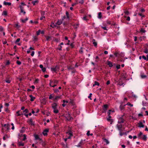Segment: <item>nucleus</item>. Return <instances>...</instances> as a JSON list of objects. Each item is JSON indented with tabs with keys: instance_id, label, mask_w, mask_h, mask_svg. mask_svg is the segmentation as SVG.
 I'll list each match as a JSON object with an SVG mask.
<instances>
[{
	"instance_id": "1",
	"label": "nucleus",
	"mask_w": 148,
	"mask_h": 148,
	"mask_svg": "<svg viewBox=\"0 0 148 148\" xmlns=\"http://www.w3.org/2000/svg\"><path fill=\"white\" fill-rule=\"evenodd\" d=\"M72 135V133L71 130H69L68 132H66V138L64 139V140L66 142L68 139H70Z\"/></svg>"
},
{
	"instance_id": "2",
	"label": "nucleus",
	"mask_w": 148,
	"mask_h": 148,
	"mask_svg": "<svg viewBox=\"0 0 148 148\" xmlns=\"http://www.w3.org/2000/svg\"><path fill=\"white\" fill-rule=\"evenodd\" d=\"M66 16H64L62 18V20L63 21L64 20L66 19V21L69 20L70 16L69 15V13L67 11H66Z\"/></svg>"
},
{
	"instance_id": "3",
	"label": "nucleus",
	"mask_w": 148,
	"mask_h": 148,
	"mask_svg": "<svg viewBox=\"0 0 148 148\" xmlns=\"http://www.w3.org/2000/svg\"><path fill=\"white\" fill-rule=\"evenodd\" d=\"M65 116L66 119L68 120H70L72 119V118L71 116L67 112H66L65 114Z\"/></svg>"
},
{
	"instance_id": "4",
	"label": "nucleus",
	"mask_w": 148,
	"mask_h": 148,
	"mask_svg": "<svg viewBox=\"0 0 148 148\" xmlns=\"http://www.w3.org/2000/svg\"><path fill=\"white\" fill-rule=\"evenodd\" d=\"M119 131H122L124 129L121 123H118L116 125Z\"/></svg>"
},
{
	"instance_id": "5",
	"label": "nucleus",
	"mask_w": 148,
	"mask_h": 148,
	"mask_svg": "<svg viewBox=\"0 0 148 148\" xmlns=\"http://www.w3.org/2000/svg\"><path fill=\"white\" fill-rule=\"evenodd\" d=\"M28 122L30 125H34V122H33L32 119H30L28 120Z\"/></svg>"
},
{
	"instance_id": "6",
	"label": "nucleus",
	"mask_w": 148,
	"mask_h": 148,
	"mask_svg": "<svg viewBox=\"0 0 148 148\" xmlns=\"http://www.w3.org/2000/svg\"><path fill=\"white\" fill-rule=\"evenodd\" d=\"M19 7L21 10V13H23L25 15L26 13V12L23 10V7L21 5H20L19 6Z\"/></svg>"
},
{
	"instance_id": "7",
	"label": "nucleus",
	"mask_w": 148,
	"mask_h": 148,
	"mask_svg": "<svg viewBox=\"0 0 148 148\" xmlns=\"http://www.w3.org/2000/svg\"><path fill=\"white\" fill-rule=\"evenodd\" d=\"M122 117L123 116L119 118V120L118 121L119 123H121L123 122L124 119H123Z\"/></svg>"
},
{
	"instance_id": "8",
	"label": "nucleus",
	"mask_w": 148,
	"mask_h": 148,
	"mask_svg": "<svg viewBox=\"0 0 148 148\" xmlns=\"http://www.w3.org/2000/svg\"><path fill=\"white\" fill-rule=\"evenodd\" d=\"M107 64L110 67H112L113 66L112 63L109 61H107Z\"/></svg>"
},
{
	"instance_id": "9",
	"label": "nucleus",
	"mask_w": 148,
	"mask_h": 148,
	"mask_svg": "<svg viewBox=\"0 0 148 148\" xmlns=\"http://www.w3.org/2000/svg\"><path fill=\"white\" fill-rule=\"evenodd\" d=\"M63 21L62 20H58L56 24L58 25H60L62 23V21Z\"/></svg>"
},
{
	"instance_id": "10",
	"label": "nucleus",
	"mask_w": 148,
	"mask_h": 148,
	"mask_svg": "<svg viewBox=\"0 0 148 148\" xmlns=\"http://www.w3.org/2000/svg\"><path fill=\"white\" fill-rule=\"evenodd\" d=\"M58 69V67L56 66L55 67L51 68V71L55 72Z\"/></svg>"
},
{
	"instance_id": "11",
	"label": "nucleus",
	"mask_w": 148,
	"mask_h": 148,
	"mask_svg": "<svg viewBox=\"0 0 148 148\" xmlns=\"http://www.w3.org/2000/svg\"><path fill=\"white\" fill-rule=\"evenodd\" d=\"M108 107V105H107L106 104V105H104L103 107V110L104 112H106V110H107Z\"/></svg>"
},
{
	"instance_id": "12",
	"label": "nucleus",
	"mask_w": 148,
	"mask_h": 148,
	"mask_svg": "<svg viewBox=\"0 0 148 148\" xmlns=\"http://www.w3.org/2000/svg\"><path fill=\"white\" fill-rule=\"evenodd\" d=\"M143 133L141 132H140V133L138 134V137L139 138H140L142 136H143Z\"/></svg>"
},
{
	"instance_id": "13",
	"label": "nucleus",
	"mask_w": 148,
	"mask_h": 148,
	"mask_svg": "<svg viewBox=\"0 0 148 148\" xmlns=\"http://www.w3.org/2000/svg\"><path fill=\"white\" fill-rule=\"evenodd\" d=\"M18 146H23L25 144L24 143L22 142H18Z\"/></svg>"
},
{
	"instance_id": "14",
	"label": "nucleus",
	"mask_w": 148,
	"mask_h": 148,
	"mask_svg": "<svg viewBox=\"0 0 148 148\" xmlns=\"http://www.w3.org/2000/svg\"><path fill=\"white\" fill-rule=\"evenodd\" d=\"M48 132V130L47 129L45 130L42 132L44 136H46L47 135V133Z\"/></svg>"
},
{
	"instance_id": "15",
	"label": "nucleus",
	"mask_w": 148,
	"mask_h": 148,
	"mask_svg": "<svg viewBox=\"0 0 148 148\" xmlns=\"http://www.w3.org/2000/svg\"><path fill=\"white\" fill-rule=\"evenodd\" d=\"M57 105L55 103H53L52 105V108L53 109L57 108Z\"/></svg>"
},
{
	"instance_id": "16",
	"label": "nucleus",
	"mask_w": 148,
	"mask_h": 148,
	"mask_svg": "<svg viewBox=\"0 0 148 148\" xmlns=\"http://www.w3.org/2000/svg\"><path fill=\"white\" fill-rule=\"evenodd\" d=\"M92 42L94 45L96 47L97 45V42H96L95 40L94 39H93Z\"/></svg>"
},
{
	"instance_id": "17",
	"label": "nucleus",
	"mask_w": 148,
	"mask_h": 148,
	"mask_svg": "<svg viewBox=\"0 0 148 148\" xmlns=\"http://www.w3.org/2000/svg\"><path fill=\"white\" fill-rule=\"evenodd\" d=\"M103 141L105 142L106 143V144L107 145L109 144V141L107 139H106L105 138H103Z\"/></svg>"
},
{
	"instance_id": "18",
	"label": "nucleus",
	"mask_w": 148,
	"mask_h": 148,
	"mask_svg": "<svg viewBox=\"0 0 148 148\" xmlns=\"http://www.w3.org/2000/svg\"><path fill=\"white\" fill-rule=\"evenodd\" d=\"M139 127H144V125H143L142 122H140L138 123Z\"/></svg>"
},
{
	"instance_id": "19",
	"label": "nucleus",
	"mask_w": 148,
	"mask_h": 148,
	"mask_svg": "<svg viewBox=\"0 0 148 148\" xmlns=\"http://www.w3.org/2000/svg\"><path fill=\"white\" fill-rule=\"evenodd\" d=\"M29 97H30L31 99H30V101H33L34 100V99H35V97H33L32 95H29Z\"/></svg>"
},
{
	"instance_id": "20",
	"label": "nucleus",
	"mask_w": 148,
	"mask_h": 148,
	"mask_svg": "<svg viewBox=\"0 0 148 148\" xmlns=\"http://www.w3.org/2000/svg\"><path fill=\"white\" fill-rule=\"evenodd\" d=\"M3 4L5 5H10L11 4V3L10 2H7L5 1L3 2Z\"/></svg>"
},
{
	"instance_id": "21",
	"label": "nucleus",
	"mask_w": 148,
	"mask_h": 148,
	"mask_svg": "<svg viewBox=\"0 0 148 148\" xmlns=\"http://www.w3.org/2000/svg\"><path fill=\"white\" fill-rule=\"evenodd\" d=\"M146 38V37L145 36H143L142 37H140V38H139V39L140 41H142L143 40H144Z\"/></svg>"
},
{
	"instance_id": "22",
	"label": "nucleus",
	"mask_w": 148,
	"mask_h": 148,
	"mask_svg": "<svg viewBox=\"0 0 148 148\" xmlns=\"http://www.w3.org/2000/svg\"><path fill=\"white\" fill-rule=\"evenodd\" d=\"M38 0H36L35 1H32V3H33V4L34 5L38 3Z\"/></svg>"
},
{
	"instance_id": "23",
	"label": "nucleus",
	"mask_w": 148,
	"mask_h": 148,
	"mask_svg": "<svg viewBox=\"0 0 148 148\" xmlns=\"http://www.w3.org/2000/svg\"><path fill=\"white\" fill-rule=\"evenodd\" d=\"M79 24L78 23H77L74 24L73 25V27L77 29L79 27Z\"/></svg>"
},
{
	"instance_id": "24",
	"label": "nucleus",
	"mask_w": 148,
	"mask_h": 148,
	"mask_svg": "<svg viewBox=\"0 0 148 148\" xmlns=\"http://www.w3.org/2000/svg\"><path fill=\"white\" fill-rule=\"evenodd\" d=\"M76 1L77 2L81 4L83 3L84 2V0H76Z\"/></svg>"
},
{
	"instance_id": "25",
	"label": "nucleus",
	"mask_w": 148,
	"mask_h": 148,
	"mask_svg": "<svg viewBox=\"0 0 148 148\" xmlns=\"http://www.w3.org/2000/svg\"><path fill=\"white\" fill-rule=\"evenodd\" d=\"M147 137L145 135H143V136H142L140 138L143 139V140H145L146 139Z\"/></svg>"
},
{
	"instance_id": "26",
	"label": "nucleus",
	"mask_w": 148,
	"mask_h": 148,
	"mask_svg": "<svg viewBox=\"0 0 148 148\" xmlns=\"http://www.w3.org/2000/svg\"><path fill=\"white\" fill-rule=\"evenodd\" d=\"M16 113L17 114V116H19L23 114V113L22 112H20V111H18L16 112Z\"/></svg>"
},
{
	"instance_id": "27",
	"label": "nucleus",
	"mask_w": 148,
	"mask_h": 148,
	"mask_svg": "<svg viewBox=\"0 0 148 148\" xmlns=\"http://www.w3.org/2000/svg\"><path fill=\"white\" fill-rule=\"evenodd\" d=\"M53 112L55 113H58V110L57 108L53 109Z\"/></svg>"
},
{
	"instance_id": "28",
	"label": "nucleus",
	"mask_w": 148,
	"mask_h": 148,
	"mask_svg": "<svg viewBox=\"0 0 148 148\" xmlns=\"http://www.w3.org/2000/svg\"><path fill=\"white\" fill-rule=\"evenodd\" d=\"M102 15L101 13V12H99L98 13V18H101V17Z\"/></svg>"
},
{
	"instance_id": "29",
	"label": "nucleus",
	"mask_w": 148,
	"mask_h": 148,
	"mask_svg": "<svg viewBox=\"0 0 148 148\" xmlns=\"http://www.w3.org/2000/svg\"><path fill=\"white\" fill-rule=\"evenodd\" d=\"M125 106L124 105V106L122 105H121L120 106V109L121 110H122L124 108V106Z\"/></svg>"
},
{
	"instance_id": "30",
	"label": "nucleus",
	"mask_w": 148,
	"mask_h": 148,
	"mask_svg": "<svg viewBox=\"0 0 148 148\" xmlns=\"http://www.w3.org/2000/svg\"><path fill=\"white\" fill-rule=\"evenodd\" d=\"M95 85L99 86V83L96 81L95 82V84L93 85V86H94Z\"/></svg>"
},
{
	"instance_id": "31",
	"label": "nucleus",
	"mask_w": 148,
	"mask_h": 148,
	"mask_svg": "<svg viewBox=\"0 0 148 148\" xmlns=\"http://www.w3.org/2000/svg\"><path fill=\"white\" fill-rule=\"evenodd\" d=\"M34 137L36 140L40 139L39 138V136L37 135H34Z\"/></svg>"
},
{
	"instance_id": "32",
	"label": "nucleus",
	"mask_w": 148,
	"mask_h": 148,
	"mask_svg": "<svg viewBox=\"0 0 148 148\" xmlns=\"http://www.w3.org/2000/svg\"><path fill=\"white\" fill-rule=\"evenodd\" d=\"M118 84L119 85L121 86L123 85V83H122V82H121V80L120 79L118 83Z\"/></svg>"
},
{
	"instance_id": "33",
	"label": "nucleus",
	"mask_w": 148,
	"mask_h": 148,
	"mask_svg": "<svg viewBox=\"0 0 148 148\" xmlns=\"http://www.w3.org/2000/svg\"><path fill=\"white\" fill-rule=\"evenodd\" d=\"M107 120L108 121H110V124H112V119H111L109 118H107Z\"/></svg>"
},
{
	"instance_id": "34",
	"label": "nucleus",
	"mask_w": 148,
	"mask_h": 148,
	"mask_svg": "<svg viewBox=\"0 0 148 148\" xmlns=\"http://www.w3.org/2000/svg\"><path fill=\"white\" fill-rule=\"evenodd\" d=\"M28 19L27 18H26L25 19H21V21L23 23L25 22L26 21L28 20Z\"/></svg>"
},
{
	"instance_id": "35",
	"label": "nucleus",
	"mask_w": 148,
	"mask_h": 148,
	"mask_svg": "<svg viewBox=\"0 0 148 148\" xmlns=\"http://www.w3.org/2000/svg\"><path fill=\"white\" fill-rule=\"evenodd\" d=\"M122 131H119V135L121 136H122L123 135L125 134V133L124 132H122Z\"/></svg>"
},
{
	"instance_id": "36",
	"label": "nucleus",
	"mask_w": 148,
	"mask_h": 148,
	"mask_svg": "<svg viewBox=\"0 0 148 148\" xmlns=\"http://www.w3.org/2000/svg\"><path fill=\"white\" fill-rule=\"evenodd\" d=\"M7 14V12L5 11H4L2 14V15H6Z\"/></svg>"
},
{
	"instance_id": "37",
	"label": "nucleus",
	"mask_w": 148,
	"mask_h": 148,
	"mask_svg": "<svg viewBox=\"0 0 148 148\" xmlns=\"http://www.w3.org/2000/svg\"><path fill=\"white\" fill-rule=\"evenodd\" d=\"M140 32L145 33L146 32V31L143 28H141L140 30Z\"/></svg>"
},
{
	"instance_id": "38",
	"label": "nucleus",
	"mask_w": 148,
	"mask_h": 148,
	"mask_svg": "<svg viewBox=\"0 0 148 148\" xmlns=\"http://www.w3.org/2000/svg\"><path fill=\"white\" fill-rule=\"evenodd\" d=\"M141 77L142 78H145L147 77V76L145 75H141Z\"/></svg>"
},
{
	"instance_id": "39",
	"label": "nucleus",
	"mask_w": 148,
	"mask_h": 148,
	"mask_svg": "<svg viewBox=\"0 0 148 148\" xmlns=\"http://www.w3.org/2000/svg\"><path fill=\"white\" fill-rule=\"evenodd\" d=\"M60 97L57 96L55 97L54 99V100L55 101H56L57 100L59 99L60 98Z\"/></svg>"
},
{
	"instance_id": "40",
	"label": "nucleus",
	"mask_w": 148,
	"mask_h": 148,
	"mask_svg": "<svg viewBox=\"0 0 148 148\" xmlns=\"http://www.w3.org/2000/svg\"><path fill=\"white\" fill-rule=\"evenodd\" d=\"M87 135L88 136H89V135H91V136H92V135L93 134H90V131H88L87 132Z\"/></svg>"
},
{
	"instance_id": "41",
	"label": "nucleus",
	"mask_w": 148,
	"mask_h": 148,
	"mask_svg": "<svg viewBox=\"0 0 148 148\" xmlns=\"http://www.w3.org/2000/svg\"><path fill=\"white\" fill-rule=\"evenodd\" d=\"M23 136H24V138L22 139V140L23 141H25L26 139V135L25 134H24Z\"/></svg>"
},
{
	"instance_id": "42",
	"label": "nucleus",
	"mask_w": 148,
	"mask_h": 148,
	"mask_svg": "<svg viewBox=\"0 0 148 148\" xmlns=\"http://www.w3.org/2000/svg\"><path fill=\"white\" fill-rule=\"evenodd\" d=\"M111 110H109V111L108 112V116L109 117H111V116L110 115V112H111Z\"/></svg>"
},
{
	"instance_id": "43",
	"label": "nucleus",
	"mask_w": 148,
	"mask_h": 148,
	"mask_svg": "<svg viewBox=\"0 0 148 148\" xmlns=\"http://www.w3.org/2000/svg\"><path fill=\"white\" fill-rule=\"evenodd\" d=\"M51 27L54 28L56 27V25H55L54 23H52L51 25Z\"/></svg>"
},
{
	"instance_id": "44",
	"label": "nucleus",
	"mask_w": 148,
	"mask_h": 148,
	"mask_svg": "<svg viewBox=\"0 0 148 148\" xmlns=\"http://www.w3.org/2000/svg\"><path fill=\"white\" fill-rule=\"evenodd\" d=\"M6 82L8 83H9L10 82V81L9 79H6L4 80Z\"/></svg>"
},
{
	"instance_id": "45",
	"label": "nucleus",
	"mask_w": 148,
	"mask_h": 148,
	"mask_svg": "<svg viewBox=\"0 0 148 148\" xmlns=\"http://www.w3.org/2000/svg\"><path fill=\"white\" fill-rule=\"evenodd\" d=\"M53 98V97L52 96V94H51L49 95V99H52Z\"/></svg>"
},
{
	"instance_id": "46",
	"label": "nucleus",
	"mask_w": 148,
	"mask_h": 148,
	"mask_svg": "<svg viewBox=\"0 0 148 148\" xmlns=\"http://www.w3.org/2000/svg\"><path fill=\"white\" fill-rule=\"evenodd\" d=\"M41 32L40 30H39L38 31L36 32V34L37 35H38L40 34V33Z\"/></svg>"
},
{
	"instance_id": "47",
	"label": "nucleus",
	"mask_w": 148,
	"mask_h": 148,
	"mask_svg": "<svg viewBox=\"0 0 148 148\" xmlns=\"http://www.w3.org/2000/svg\"><path fill=\"white\" fill-rule=\"evenodd\" d=\"M126 105H127L128 106H130L131 107H132L133 106V105L130 104L129 102L127 103Z\"/></svg>"
},
{
	"instance_id": "48",
	"label": "nucleus",
	"mask_w": 148,
	"mask_h": 148,
	"mask_svg": "<svg viewBox=\"0 0 148 148\" xmlns=\"http://www.w3.org/2000/svg\"><path fill=\"white\" fill-rule=\"evenodd\" d=\"M28 110L27 109H25V110L23 111V112L25 113H27L28 112Z\"/></svg>"
},
{
	"instance_id": "49",
	"label": "nucleus",
	"mask_w": 148,
	"mask_h": 148,
	"mask_svg": "<svg viewBox=\"0 0 148 148\" xmlns=\"http://www.w3.org/2000/svg\"><path fill=\"white\" fill-rule=\"evenodd\" d=\"M39 81V79H36L35 81L34 82V84H37L38 83Z\"/></svg>"
},
{
	"instance_id": "50",
	"label": "nucleus",
	"mask_w": 148,
	"mask_h": 148,
	"mask_svg": "<svg viewBox=\"0 0 148 148\" xmlns=\"http://www.w3.org/2000/svg\"><path fill=\"white\" fill-rule=\"evenodd\" d=\"M16 63L18 65H20L21 64V62L18 60L16 61Z\"/></svg>"
},
{
	"instance_id": "51",
	"label": "nucleus",
	"mask_w": 148,
	"mask_h": 148,
	"mask_svg": "<svg viewBox=\"0 0 148 148\" xmlns=\"http://www.w3.org/2000/svg\"><path fill=\"white\" fill-rule=\"evenodd\" d=\"M4 127H5L6 128H7L8 129V127H8V125H6V124H5L4 125Z\"/></svg>"
},
{
	"instance_id": "52",
	"label": "nucleus",
	"mask_w": 148,
	"mask_h": 148,
	"mask_svg": "<svg viewBox=\"0 0 148 148\" xmlns=\"http://www.w3.org/2000/svg\"><path fill=\"white\" fill-rule=\"evenodd\" d=\"M82 19L86 21L87 20V19L86 18V16H84V17H83Z\"/></svg>"
},
{
	"instance_id": "53",
	"label": "nucleus",
	"mask_w": 148,
	"mask_h": 148,
	"mask_svg": "<svg viewBox=\"0 0 148 148\" xmlns=\"http://www.w3.org/2000/svg\"><path fill=\"white\" fill-rule=\"evenodd\" d=\"M45 17L44 16H41V17L40 18V20H42L43 18H45Z\"/></svg>"
},
{
	"instance_id": "54",
	"label": "nucleus",
	"mask_w": 148,
	"mask_h": 148,
	"mask_svg": "<svg viewBox=\"0 0 148 148\" xmlns=\"http://www.w3.org/2000/svg\"><path fill=\"white\" fill-rule=\"evenodd\" d=\"M142 58L143 59H144V60L147 61L146 57L145 56H143Z\"/></svg>"
},
{
	"instance_id": "55",
	"label": "nucleus",
	"mask_w": 148,
	"mask_h": 148,
	"mask_svg": "<svg viewBox=\"0 0 148 148\" xmlns=\"http://www.w3.org/2000/svg\"><path fill=\"white\" fill-rule=\"evenodd\" d=\"M92 93H90V95H89V96H88V98H90V100H92V99L91 98V96H92Z\"/></svg>"
},
{
	"instance_id": "56",
	"label": "nucleus",
	"mask_w": 148,
	"mask_h": 148,
	"mask_svg": "<svg viewBox=\"0 0 148 148\" xmlns=\"http://www.w3.org/2000/svg\"><path fill=\"white\" fill-rule=\"evenodd\" d=\"M42 71L44 72L46 71V68H45L43 67L42 69Z\"/></svg>"
},
{
	"instance_id": "57",
	"label": "nucleus",
	"mask_w": 148,
	"mask_h": 148,
	"mask_svg": "<svg viewBox=\"0 0 148 148\" xmlns=\"http://www.w3.org/2000/svg\"><path fill=\"white\" fill-rule=\"evenodd\" d=\"M15 25H16V27L17 28H19L20 27V26L19 25H18V24H16Z\"/></svg>"
},
{
	"instance_id": "58",
	"label": "nucleus",
	"mask_w": 148,
	"mask_h": 148,
	"mask_svg": "<svg viewBox=\"0 0 148 148\" xmlns=\"http://www.w3.org/2000/svg\"><path fill=\"white\" fill-rule=\"evenodd\" d=\"M34 51H33L32 52V53H31V55L32 56H34Z\"/></svg>"
},
{
	"instance_id": "59",
	"label": "nucleus",
	"mask_w": 148,
	"mask_h": 148,
	"mask_svg": "<svg viewBox=\"0 0 148 148\" xmlns=\"http://www.w3.org/2000/svg\"><path fill=\"white\" fill-rule=\"evenodd\" d=\"M53 83V82H52V81H51L50 82V84H49V85H50V86H51L52 87V86H53V85H52V84Z\"/></svg>"
},
{
	"instance_id": "60",
	"label": "nucleus",
	"mask_w": 148,
	"mask_h": 148,
	"mask_svg": "<svg viewBox=\"0 0 148 148\" xmlns=\"http://www.w3.org/2000/svg\"><path fill=\"white\" fill-rule=\"evenodd\" d=\"M120 65H118L116 66V68L117 69H119L120 68Z\"/></svg>"
},
{
	"instance_id": "61",
	"label": "nucleus",
	"mask_w": 148,
	"mask_h": 148,
	"mask_svg": "<svg viewBox=\"0 0 148 148\" xmlns=\"http://www.w3.org/2000/svg\"><path fill=\"white\" fill-rule=\"evenodd\" d=\"M102 28L104 30H107L106 27H102Z\"/></svg>"
},
{
	"instance_id": "62",
	"label": "nucleus",
	"mask_w": 148,
	"mask_h": 148,
	"mask_svg": "<svg viewBox=\"0 0 148 148\" xmlns=\"http://www.w3.org/2000/svg\"><path fill=\"white\" fill-rule=\"evenodd\" d=\"M63 102L64 103H66L68 102L67 101H65L64 100H63Z\"/></svg>"
},
{
	"instance_id": "63",
	"label": "nucleus",
	"mask_w": 148,
	"mask_h": 148,
	"mask_svg": "<svg viewBox=\"0 0 148 148\" xmlns=\"http://www.w3.org/2000/svg\"><path fill=\"white\" fill-rule=\"evenodd\" d=\"M144 52L146 53H148V50L147 49H145L144 51Z\"/></svg>"
},
{
	"instance_id": "64",
	"label": "nucleus",
	"mask_w": 148,
	"mask_h": 148,
	"mask_svg": "<svg viewBox=\"0 0 148 148\" xmlns=\"http://www.w3.org/2000/svg\"><path fill=\"white\" fill-rule=\"evenodd\" d=\"M127 20L128 21H129L130 20V18L129 16H128L127 17Z\"/></svg>"
}]
</instances>
